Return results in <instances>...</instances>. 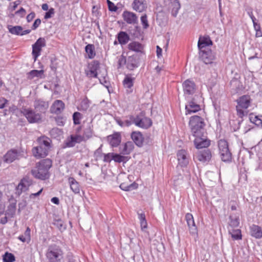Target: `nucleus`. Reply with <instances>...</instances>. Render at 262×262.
Returning <instances> with one entry per match:
<instances>
[{
    "instance_id": "nucleus-1",
    "label": "nucleus",
    "mask_w": 262,
    "mask_h": 262,
    "mask_svg": "<svg viewBox=\"0 0 262 262\" xmlns=\"http://www.w3.org/2000/svg\"><path fill=\"white\" fill-rule=\"evenodd\" d=\"M37 142L38 145L32 149L33 156L38 159L46 157L50 146L49 139L45 137L39 138L37 140Z\"/></svg>"
},
{
    "instance_id": "nucleus-2",
    "label": "nucleus",
    "mask_w": 262,
    "mask_h": 262,
    "mask_svg": "<svg viewBox=\"0 0 262 262\" xmlns=\"http://www.w3.org/2000/svg\"><path fill=\"white\" fill-rule=\"evenodd\" d=\"M52 166V161L48 159L41 161L37 167L32 170V175L36 178L45 180L49 177L48 170Z\"/></svg>"
},
{
    "instance_id": "nucleus-3",
    "label": "nucleus",
    "mask_w": 262,
    "mask_h": 262,
    "mask_svg": "<svg viewBox=\"0 0 262 262\" xmlns=\"http://www.w3.org/2000/svg\"><path fill=\"white\" fill-rule=\"evenodd\" d=\"M236 106L237 115L239 117L242 118L248 114L247 109L250 106L251 99L249 95H244L236 100Z\"/></svg>"
},
{
    "instance_id": "nucleus-4",
    "label": "nucleus",
    "mask_w": 262,
    "mask_h": 262,
    "mask_svg": "<svg viewBox=\"0 0 262 262\" xmlns=\"http://www.w3.org/2000/svg\"><path fill=\"white\" fill-rule=\"evenodd\" d=\"M205 125L204 119L199 116H193L190 118L189 125L193 136L201 134Z\"/></svg>"
},
{
    "instance_id": "nucleus-5",
    "label": "nucleus",
    "mask_w": 262,
    "mask_h": 262,
    "mask_svg": "<svg viewBox=\"0 0 262 262\" xmlns=\"http://www.w3.org/2000/svg\"><path fill=\"white\" fill-rule=\"evenodd\" d=\"M218 149L220 156L223 161L230 162L231 160L232 155L226 140L221 139L218 141Z\"/></svg>"
},
{
    "instance_id": "nucleus-6",
    "label": "nucleus",
    "mask_w": 262,
    "mask_h": 262,
    "mask_svg": "<svg viewBox=\"0 0 262 262\" xmlns=\"http://www.w3.org/2000/svg\"><path fill=\"white\" fill-rule=\"evenodd\" d=\"M46 257L49 262H60L63 258V253L58 246H51L47 250Z\"/></svg>"
},
{
    "instance_id": "nucleus-7",
    "label": "nucleus",
    "mask_w": 262,
    "mask_h": 262,
    "mask_svg": "<svg viewBox=\"0 0 262 262\" xmlns=\"http://www.w3.org/2000/svg\"><path fill=\"white\" fill-rule=\"evenodd\" d=\"M135 125L142 128H148L152 125L151 119L146 117L143 113L135 116Z\"/></svg>"
},
{
    "instance_id": "nucleus-8",
    "label": "nucleus",
    "mask_w": 262,
    "mask_h": 262,
    "mask_svg": "<svg viewBox=\"0 0 262 262\" xmlns=\"http://www.w3.org/2000/svg\"><path fill=\"white\" fill-rule=\"evenodd\" d=\"M46 46V41L43 38H39L32 45V54L34 58V61L37 60L38 56L40 55L42 48Z\"/></svg>"
},
{
    "instance_id": "nucleus-9",
    "label": "nucleus",
    "mask_w": 262,
    "mask_h": 262,
    "mask_svg": "<svg viewBox=\"0 0 262 262\" xmlns=\"http://www.w3.org/2000/svg\"><path fill=\"white\" fill-rule=\"evenodd\" d=\"M21 113L30 123L38 122L41 119V116L40 114L36 113L30 108H23Z\"/></svg>"
},
{
    "instance_id": "nucleus-10",
    "label": "nucleus",
    "mask_w": 262,
    "mask_h": 262,
    "mask_svg": "<svg viewBox=\"0 0 262 262\" xmlns=\"http://www.w3.org/2000/svg\"><path fill=\"white\" fill-rule=\"evenodd\" d=\"M195 138L194 143L196 148H203L208 147L210 144V140H208L206 137L202 134H197L196 136H194Z\"/></svg>"
},
{
    "instance_id": "nucleus-11",
    "label": "nucleus",
    "mask_w": 262,
    "mask_h": 262,
    "mask_svg": "<svg viewBox=\"0 0 262 262\" xmlns=\"http://www.w3.org/2000/svg\"><path fill=\"white\" fill-rule=\"evenodd\" d=\"M21 157V154L19 151L12 149L8 150L3 156V160L6 163H10L19 159Z\"/></svg>"
},
{
    "instance_id": "nucleus-12",
    "label": "nucleus",
    "mask_w": 262,
    "mask_h": 262,
    "mask_svg": "<svg viewBox=\"0 0 262 262\" xmlns=\"http://www.w3.org/2000/svg\"><path fill=\"white\" fill-rule=\"evenodd\" d=\"M32 183V181L31 179L27 176L25 177L16 187V193L19 195L23 192L27 191Z\"/></svg>"
},
{
    "instance_id": "nucleus-13",
    "label": "nucleus",
    "mask_w": 262,
    "mask_h": 262,
    "mask_svg": "<svg viewBox=\"0 0 262 262\" xmlns=\"http://www.w3.org/2000/svg\"><path fill=\"white\" fill-rule=\"evenodd\" d=\"M183 88L185 96L192 95L196 90L194 82L189 79H187L183 82Z\"/></svg>"
},
{
    "instance_id": "nucleus-14",
    "label": "nucleus",
    "mask_w": 262,
    "mask_h": 262,
    "mask_svg": "<svg viewBox=\"0 0 262 262\" xmlns=\"http://www.w3.org/2000/svg\"><path fill=\"white\" fill-rule=\"evenodd\" d=\"M123 20L128 24H135L138 22V17L134 12L125 11L122 13Z\"/></svg>"
},
{
    "instance_id": "nucleus-15",
    "label": "nucleus",
    "mask_w": 262,
    "mask_h": 262,
    "mask_svg": "<svg viewBox=\"0 0 262 262\" xmlns=\"http://www.w3.org/2000/svg\"><path fill=\"white\" fill-rule=\"evenodd\" d=\"M132 6L135 11L142 12L146 10L147 3L146 0H134Z\"/></svg>"
},
{
    "instance_id": "nucleus-16",
    "label": "nucleus",
    "mask_w": 262,
    "mask_h": 262,
    "mask_svg": "<svg viewBox=\"0 0 262 262\" xmlns=\"http://www.w3.org/2000/svg\"><path fill=\"white\" fill-rule=\"evenodd\" d=\"M99 63L98 61H94L89 66V70L86 72V75L89 77L97 78L99 71Z\"/></svg>"
},
{
    "instance_id": "nucleus-17",
    "label": "nucleus",
    "mask_w": 262,
    "mask_h": 262,
    "mask_svg": "<svg viewBox=\"0 0 262 262\" xmlns=\"http://www.w3.org/2000/svg\"><path fill=\"white\" fill-rule=\"evenodd\" d=\"M185 219L188 226L190 233L195 235L197 233V228L195 224L193 215L191 213H187Z\"/></svg>"
},
{
    "instance_id": "nucleus-18",
    "label": "nucleus",
    "mask_w": 262,
    "mask_h": 262,
    "mask_svg": "<svg viewBox=\"0 0 262 262\" xmlns=\"http://www.w3.org/2000/svg\"><path fill=\"white\" fill-rule=\"evenodd\" d=\"M212 45V41L208 36H202L199 38L198 41V48L200 51H205L207 50V47Z\"/></svg>"
},
{
    "instance_id": "nucleus-19",
    "label": "nucleus",
    "mask_w": 262,
    "mask_h": 262,
    "mask_svg": "<svg viewBox=\"0 0 262 262\" xmlns=\"http://www.w3.org/2000/svg\"><path fill=\"white\" fill-rule=\"evenodd\" d=\"M178 164L181 167H185L189 163L187 152L185 150H180L177 153Z\"/></svg>"
},
{
    "instance_id": "nucleus-20",
    "label": "nucleus",
    "mask_w": 262,
    "mask_h": 262,
    "mask_svg": "<svg viewBox=\"0 0 262 262\" xmlns=\"http://www.w3.org/2000/svg\"><path fill=\"white\" fill-rule=\"evenodd\" d=\"M200 55L203 62L206 64L211 63L215 59V56L210 50L200 52Z\"/></svg>"
},
{
    "instance_id": "nucleus-21",
    "label": "nucleus",
    "mask_w": 262,
    "mask_h": 262,
    "mask_svg": "<svg viewBox=\"0 0 262 262\" xmlns=\"http://www.w3.org/2000/svg\"><path fill=\"white\" fill-rule=\"evenodd\" d=\"M249 233L251 236L260 239L262 237V228L258 225L252 224L249 226Z\"/></svg>"
},
{
    "instance_id": "nucleus-22",
    "label": "nucleus",
    "mask_w": 262,
    "mask_h": 262,
    "mask_svg": "<svg viewBox=\"0 0 262 262\" xmlns=\"http://www.w3.org/2000/svg\"><path fill=\"white\" fill-rule=\"evenodd\" d=\"M34 106L37 112L45 113L49 107V103L42 100H36L34 101Z\"/></svg>"
},
{
    "instance_id": "nucleus-23",
    "label": "nucleus",
    "mask_w": 262,
    "mask_h": 262,
    "mask_svg": "<svg viewBox=\"0 0 262 262\" xmlns=\"http://www.w3.org/2000/svg\"><path fill=\"white\" fill-rule=\"evenodd\" d=\"M64 108V103L60 100H57L54 102L51 107V112L52 113L59 114Z\"/></svg>"
},
{
    "instance_id": "nucleus-24",
    "label": "nucleus",
    "mask_w": 262,
    "mask_h": 262,
    "mask_svg": "<svg viewBox=\"0 0 262 262\" xmlns=\"http://www.w3.org/2000/svg\"><path fill=\"white\" fill-rule=\"evenodd\" d=\"M211 154L208 149L198 151L195 155L196 159L200 162H205L210 159Z\"/></svg>"
},
{
    "instance_id": "nucleus-25",
    "label": "nucleus",
    "mask_w": 262,
    "mask_h": 262,
    "mask_svg": "<svg viewBox=\"0 0 262 262\" xmlns=\"http://www.w3.org/2000/svg\"><path fill=\"white\" fill-rule=\"evenodd\" d=\"M186 115H189L191 113H196L201 110V106L199 104L194 102L193 101H190L185 106Z\"/></svg>"
},
{
    "instance_id": "nucleus-26",
    "label": "nucleus",
    "mask_w": 262,
    "mask_h": 262,
    "mask_svg": "<svg viewBox=\"0 0 262 262\" xmlns=\"http://www.w3.org/2000/svg\"><path fill=\"white\" fill-rule=\"evenodd\" d=\"M82 141H85L82 136L80 135H72L68 140L66 144L68 147H73L76 143H79Z\"/></svg>"
},
{
    "instance_id": "nucleus-27",
    "label": "nucleus",
    "mask_w": 262,
    "mask_h": 262,
    "mask_svg": "<svg viewBox=\"0 0 262 262\" xmlns=\"http://www.w3.org/2000/svg\"><path fill=\"white\" fill-rule=\"evenodd\" d=\"M134 147V144L132 142L129 141L121 145L119 147V150L121 154L127 155H129L133 151Z\"/></svg>"
},
{
    "instance_id": "nucleus-28",
    "label": "nucleus",
    "mask_w": 262,
    "mask_h": 262,
    "mask_svg": "<svg viewBox=\"0 0 262 262\" xmlns=\"http://www.w3.org/2000/svg\"><path fill=\"white\" fill-rule=\"evenodd\" d=\"M68 183L71 190L75 193H80V186L79 183L73 177H70L68 179Z\"/></svg>"
},
{
    "instance_id": "nucleus-29",
    "label": "nucleus",
    "mask_w": 262,
    "mask_h": 262,
    "mask_svg": "<svg viewBox=\"0 0 262 262\" xmlns=\"http://www.w3.org/2000/svg\"><path fill=\"white\" fill-rule=\"evenodd\" d=\"M132 140L138 146H142L143 143V137L140 132H133L131 135Z\"/></svg>"
},
{
    "instance_id": "nucleus-30",
    "label": "nucleus",
    "mask_w": 262,
    "mask_h": 262,
    "mask_svg": "<svg viewBox=\"0 0 262 262\" xmlns=\"http://www.w3.org/2000/svg\"><path fill=\"white\" fill-rule=\"evenodd\" d=\"M107 139L110 145L113 147H117L121 142V136L119 133H115L108 136Z\"/></svg>"
},
{
    "instance_id": "nucleus-31",
    "label": "nucleus",
    "mask_w": 262,
    "mask_h": 262,
    "mask_svg": "<svg viewBox=\"0 0 262 262\" xmlns=\"http://www.w3.org/2000/svg\"><path fill=\"white\" fill-rule=\"evenodd\" d=\"M97 78L99 79L100 82L104 84L107 82V71L105 67H100L99 68Z\"/></svg>"
},
{
    "instance_id": "nucleus-32",
    "label": "nucleus",
    "mask_w": 262,
    "mask_h": 262,
    "mask_svg": "<svg viewBox=\"0 0 262 262\" xmlns=\"http://www.w3.org/2000/svg\"><path fill=\"white\" fill-rule=\"evenodd\" d=\"M28 78L30 79H33L35 77L38 78H43L44 76V71L41 70H32L28 73Z\"/></svg>"
},
{
    "instance_id": "nucleus-33",
    "label": "nucleus",
    "mask_w": 262,
    "mask_h": 262,
    "mask_svg": "<svg viewBox=\"0 0 262 262\" xmlns=\"http://www.w3.org/2000/svg\"><path fill=\"white\" fill-rule=\"evenodd\" d=\"M249 118L251 123L262 127V115L251 114L249 115Z\"/></svg>"
},
{
    "instance_id": "nucleus-34",
    "label": "nucleus",
    "mask_w": 262,
    "mask_h": 262,
    "mask_svg": "<svg viewBox=\"0 0 262 262\" xmlns=\"http://www.w3.org/2000/svg\"><path fill=\"white\" fill-rule=\"evenodd\" d=\"M138 219L140 221V227L141 230L145 231V229L147 228V223L145 219V215L143 212H138Z\"/></svg>"
},
{
    "instance_id": "nucleus-35",
    "label": "nucleus",
    "mask_w": 262,
    "mask_h": 262,
    "mask_svg": "<svg viewBox=\"0 0 262 262\" xmlns=\"http://www.w3.org/2000/svg\"><path fill=\"white\" fill-rule=\"evenodd\" d=\"M138 67V62L134 56H129L127 58L126 67L129 70H132Z\"/></svg>"
},
{
    "instance_id": "nucleus-36",
    "label": "nucleus",
    "mask_w": 262,
    "mask_h": 262,
    "mask_svg": "<svg viewBox=\"0 0 262 262\" xmlns=\"http://www.w3.org/2000/svg\"><path fill=\"white\" fill-rule=\"evenodd\" d=\"M135 78L130 75H126L123 81V84L125 88L130 89L134 84Z\"/></svg>"
},
{
    "instance_id": "nucleus-37",
    "label": "nucleus",
    "mask_w": 262,
    "mask_h": 262,
    "mask_svg": "<svg viewBox=\"0 0 262 262\" xmlns=\"http://www.w3.org/2000/svg\"><path fill=\"white\" fill-rule=\"evenodd\" d=\"M85 51L89 58L92 59L95 55V47L93 45L89 44L86 46Z\"/></svg>"
},
{
    "instance_id": "nucleus-38",
    "label": "nucleus",
    "mask_w": 262,
    "mask_h": 262,
    "mask_svg": "<svg viewBox=\"0 0 262 262\" xmlns=\"http://www.w3.org/2000/svg\"><path fill=\"white\" fill-rule=\"evenodd\" d=\"M138 184L135 182L127 184L126 183H122L120 185V188L124 191H130L137 189Z\"/></svg>"
},
{
    "instance_id": "nucleus-39",
    "label": "nucleus",
    "mask_w": 262,
    "mask_h": 262,
    "mask_svg": "<svg viewBox=\"0 0 262 262\" xmlns=\"http://www.w3.org/2000/svg\"><path fill=\"white\" fill-rule=\"evenodd\" d=\"M128 48L130 50L137 52H141L143 49L142 45L136 41L129 43L128 45Z\"/></svg>"
},
{
    "instance_id": "nucleus-40",
    "label": "nucleus",
    "mask_w": 262,
    "mask_h": 262,
    "mask_svg": "<svg viewBox=\"0 0 262 262\" xmlns=\"http://www.w3.org/2000/svg\"><path fill=\"white\" fill-rule=\"evenodd\" d=\"M129 36L124 32H120L118 35V39L119 43L121 45L126 44L129 40Z\"/></svg>"
},
{
    "instance_id": "nucleus-41",
    "label": "nucleus",
    "mask_w": 262,
    "mask_h": 262,
    "mask_svg": "<svg viewBox=\"0 0 262 262\" xmlns=\"http://www.w3.org/2000/svg\"><path fill=\"white\" fill-rule=\"evenodd\" d=\"M93 128L91 125L89 124L88 126L84 129L83 135L82 136L85 141L92 138L93 136Z\"/></svg>"
},
{
    "instance_id": "nucleus-42",
    "label": "nucleus",
    "mask_w": 262,
    "mask_h": 262,
    "mask_svg": "<svg viewBox=\"0 0 262 262\" xmlns=\"http://www.w3.org/2000/svg\"><path fill=\"white\" fill-rule=\"evenodd\" d=\"M30 232V229L27 227L24 235L19 236L18 239L23 242H29L31 239Z\"/></svg>"
},
{
    "instance_id": "nucleus-43",
    "label": "nucleus",
    "mask_w": 262,
    "mask_h": 262,
    "mask_svg": "<svg viewBox=\"0 0 262 262\" xmlns=\"http://www.w3.org/2000/svg\"><path fill=\"white\" fill-rule=\"evenodd\" d=\"M15 211L16 204L12 203L8 206L6 212V215L8 216V217H12L15 214Z\"/></svg>"
},
{
    "instance_id": "nucleus-44",
    "label": "nucleus",
    "mask_w": 262,
    "mask_h": 262,
    "mask_svg": "<svg viewBox=\"0 0 262 262\" xmlns=\"http://www.w3.org/2000/svg\"><path fill=\"white\" fill-rule=\"evenodd\" d=\"M90 106V102L87 98H84L78 106V108L81 111H86Z\"/></svg>"
},
{
    "instance_id": "nucleus-45",
    "label": "nucleus",
    "mask_w": 262,
    "mask_h": 262,
    "mask_svg": "<svg viewBox=\"0 0 262 262\" xmlns=\"http://www.w3.org/2000/svg\"><path fill=\"white\" fill-rule=\"evenodd\" d=\"M9 31L12 34L21 35L23 28L20 26H14L9 27Z\"/></svg>"
},
{
    "instance_id": "nucleus-46",
    "label": "nucleus",
    "mask_w": 262,
    "mask_h": 262,
    "mask_svg": "<svg viewBox=\"0 0 262 262\" xmlns=\"http://www.w3.org/2000/svg\"><path fill=\"white\" fill-rule=\"evenodd\" d=\"M172 14L174 16H176L181 7L180 4L178 0H174L172 2Z\"/></svg>"
},
{
    "instance_id": "nucleus-47",
    "label": "nucleus",
    "mask_w": 262,
    "mask_h": 262,
    "mask_svg": "<svg viewBox=\"0 0 262 262\" xmlns=\"http://www.w3.org/2000/svg\"><path fill=\"white\" fill-rule=\"evenodd\" d=\"M3 262H14L15 257L11 253L6 252L3 256Z\"/></svg>"
},
{
    "instance_id": "nucleus-48",
    "label": "nucleus",
    "mask_w": 262,
    "mask_h": 262,
    "mask_svg": "<svg viewBox=\"0 0 262 262\" xmlns=\"http://www.w3.org/2000/svg\"><path fill=\"white\" fill-rule=\"evenodd\" d=\"M231 237L235 240L242 239V234L241 230L239 229L233 230L232 232L230 231Z\"/></svg>"
},
{
    "instance_id": "nucleus-49",
    "label": "nucleus",
    "mask_w": 262,
    "mask_h": 262,
    "mask_svg": "<svg viewBox=\"0 0 262 262\" xmlns=\"http://www.w3.org/2000/svg\"><path fill=\"white\" fill-rule=\"evenodd\" d=\"M113 160L115 162L121 163L126 160V158L119 154H114Z\"/></svg>"
},
{
    "instance_id": "nucleus-50",
    "label": "nucleus",
    "mask_w": 262,
    "mask_h": 262,
    "mask_svg": "<svg viewBox=\"0 0 262 262\" xmlns=\"http://www.w3.org/2000/svg\"><path fill=\"white\" fill-rule=\"evenodd\" d=\"M125 126H129L132 124H135V116H130L128 118L123 120Z\"/></svg>"
},
{
    "instance_id": "nucleus-51",
    "label": "nucleus",
    "mask_w": 262,
    "mask_h": 262,
    "mask_svg": "<svg viewBox=\"0 0 262 262\" xmlns=\"http://www.w3.org/2000/svg\"><path fill=\"white\" fill-rule=\"evenodd\" d=\"M141 21L144 29H147L149 25L146 14L141 17Z\"/></svg>"
},
{
    "instance_id": "nucleus-52",
    "label": "nucleus",
    "mask_w": 262,
    "mask_h": 262,
    "mask_svg": "<svg viewBox=\"0 0 262 262\" xmlns=\"http://www.w3.org/2000/svg\"><path fill=\"white\" fill-rule=\"evenodd\" d=\"M73 121L74 123L75 124H80V118L81 117V114L80 113L78 112L74 113L73 115Z\"/></svg>"
},
{
    "instance_id": "nucleus-53",
    "label": "nucleus",
    "mask_w": 262,
    "mask_h": 262,
    "mask_svg": "<svg viewBox=\"0 0 262 262\" xmlns=\"http://www.w3.org/2000/svg\"><path fill=\"white\" fill-rule=\"evenodd\" d=\"M114 153H108L104 154L103 161L106 162H110L112 160H113Z\"/></svg>"
},
{
    "instance_id": "nucleus-54",
    "label": "nucleus",
    "mask_w": 262,
    "mask_h": 262,
    "mask_svg": "<svg viewBox=\"0 0 262 262\" xmlns=\"http://www.w3.org/2000/svg\"><path fill=\"white\" fill-rule=\"evenodd\" d=\"M239 224V220L238 217H235L234 219H232L230 217V225L231 226L236 227H237Z\"/></svg>"
},
{
    "instance_id": "nucleus-55",
    "label": "nucleus",
    "mask_w": 262,
    "mask_h": 262,
    "mask_svg": "<svg viewBox=\"0 0 262 262\" xmlns=\"http://www.w3.org/2000/svg\"><path fill=\"white\" fill-rule=\"evenodd\" d=\"M107 3L110 11L115 12L117 10V7L110 0H107Z\"/></svg>"
},
{
    "instance_id": "nucleus-56",
    "label": "nucleus",
    "mask_w": 262,
    "mask_h": 262,
    "mask_svg": "<svg viewBox=\"0 0 262 262\" xmlns=\"http://www.w3.org/2000/svg\"><path fill=\"white\" fill-rule=\"evenodd\" d=\"M54 14V9L53 8H50L48 11H47L45 15V18L47 19L52 17Z\"/></svg>"
},
{
    "instance_id": "nucleus-57",
    "label": "nucleus",
    "mask_w": 262,
    "mask_h": 262,
    "mask_svg": "<svg viewBox=\"0 0 262 262\" xmlns=\"http://www.w3.org/2000/svg\"><path fill=\"white\" fill-rule=\"evenodd\" d=\"M229 205L232 210H236L238 207V202L236 201H231Z\"/></svg>"
},
{
    "instance_id": "nucleus-58",
    "label": "nucleus",
    "mask_w": 262,
    "mask_h": 262,
    "mask_svg": "<svg viewBox=\"0 0 262 262\" xmlns=\"http://www.w3.org/2000/svg\"><path fill=\"white\" fill-rule=\"evenodd\" d=\"M126 62L127 59H126V58L124 56L122 55L120 57L119 59L118 64L121 67L124 64H126Z\"/></svg>"
},
{
    "instance_id": "nucleus-59",
    "label": "nucleus",
    "mask_w": 262,
    "mask_h": 262,
    "mask_svg": "<svg viewBox=\"0 0 262 262\" xmlns=\"http://www.w3.org/2000/svg\"><path fill=\"white\" fill-rule=\"evenodd\" d=\"M41 24V20L40 19H36L33 23V25L32 27V29L33 30H35Z\"/></svg>"
},
{
    "instance_id": "nucleus-60",
    "label": "nucleus",
    "mask_w": 262,
    "mask_h": 262,
    "mask_svg": "<svg viewBox=\"0 0 262 262\" xmlns=\"http://www.w3.org/2000/svg\"><path fill=\"white\" fill-rule=\"evenodd\" d=\"M8 101L4 98H0V108H3L5 106L6 104L7 103Z\"/></svg>"
},
{
    "instance_id": "nucleus-61",
    "label": "nucleus",
    "mask_w": 262,
    "mask_h": 262,
    "mask_svg": "<svg viewBox=\"0 0 262 262\" xmlns=\"http://www.w3.org/2000/svg\"><path fill=\"white\" fill-rule=\"evenodd\" d=\"M25 13H26V11L23 8H21L19 10L15 12V14L19 15L20 17L24 16L25 15Z\"/></svg>"
},
{
    "instance_id": "nucleus-62",
    "label": "nucleus",
    "mask_w": 262,
    "mask_h": 262,
    "mask_svg": "<svg viewBox=\"0 0 262 262\" xmlns=\"http://www.w3.org/2000/svg\"><path fill=\"white\" fill-rule=\"evenodd\" d=\"M35 14L34 12H31L27 16V19L28 22H30L33 20V19L35 17Z\"/></svg>"
},
{
    "instance_id": "nucleus-63",
    "label": "nucleus",
    "mask_w": 262,
    "mask_h": 262,
    "mask_svg": "<svg viewBox=\"0 0 262 262\" xmlns=\"http://www.w3.org/2000/svg\"><path fill=\"white\" fill-rule=\"evenodd\" d=\"M42 190H43V189L41 188L37 192L31 193L29 196L30 198L33 199L35 196L39 195L40 194V193H41V192L42 191Z\"/></svg>"
},
{
    "instance_id": "nucleus-64",
    "label": "nucleus",
    "mask_w": 262,
    "mask_h": 262,
    "mask_svg": "<svg viewBox=\"0 0 262 262\" xmlns=\"http://www.w3.org/2000/svg\"><path fill=\"white\" fill-rule=\"evenodd\" d=\"M162 50L158 46H157V54L158 57L161 56Z\"/></svg>"
}]
</instances>
